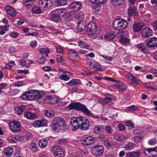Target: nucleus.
<instances>
[{
	"label": "nucleus",
	"instance_id": "nucleus-1",
	"mask_svg": "<svg viewBox=\"0 0 157 157\" xmlns=\"http://www.w3.org/2000/svg\"><path fill=\"white\" fill-rule=\"evenodd\" d=\"M70 123L73 127L72 130L74 131L78 129L82 131L86 130L88 129L90 126L88 120L81 116H73L71 119Z\"/></svg>",
	"mask_w": 157,
	"mask_h": 157
},
{
	"label": "nucleus",
	"instance_id": "nucleus-2",
	"mask_svg": "<svg viewBox=\"0 0 157 157\" xmlns=\"http://www.w3.org/2000/svg\"><path fill=\"white\" fill-rule=\"evenodd\" d=\"M44 96L42 92L37 90H31L25 92L23 95L22 98L24 100L33 101L38 100Z\"/></svg>",
	"mask_w": 157,
	"mask_h": 157
},
{
	"label": "nucleus",
	"instance_id": "nucleus-3",
	"mask_svg": "<svg viewBox=\"0 0 157 157\" xmlns=\"http://www.w3.org/2000/svg\"><path fill=\"white\" fill-rule=\"evenodd\" d=\"M67 108L69 110L75 109L81 111L86 115L88 116H90L91 114L86 105L79 102L71 103L68 105Z\"/></svg>",
	"mask_w": 157,
	"mask_h": 157
},
{
	"label": "nucleus",
	"instance_id": "nucleus-4",
	"mask_svg": "<svg viewBox=\"0 0 157 157\" xmlns=\"http://www.w3.org/2000/svg\"><path fill=\"white\" fill-rule=\"evenodd\" d=\"M128 23L124 19H119L114 21L113 23V28L117 30H121L127 27Z\"/></svg>",
	"mask_w": 157,
	"mask_h": 157
},
{
	"label": "nucleus",
	"instance_id": "nucleus-5",
	"mask_svg": "<svg viewBox=\"0 0 157 157\" xmlns=\"http://www.w3.org/2000/svg\"><path fill=\"white\" fill-rule=\"evenodd\" d=\"M53 13L51 15V18L52 20L55 22H57L60 20L61 17L63 16L66 13L65 9H56L52 11Z\"/></svg>",
	"mask_w": 157,
	"mask_h": 157
},
{
	"label": "nucleus",
	"instance_id": "nucleus-6",
	"mask_svg": "<svg viewBox=\"0 0 157 157\" xmlns=\"http://www.w3.org/2000/svg\"><path fill=\"white\" fill-rule=\"evenodd\" d=\"M10 130L13 132H17L21 130V124L19 121L14 120L9 123Z\"/></svg>",
	"mask_w": 157,
	"mask_h": 157
},
{
	"label": "nucleus",
	"instance_id": "nucleus-7",
	"mask_svg": "<svg viewBox=\"0 0 157 157\" xmlns=\"http://www.w3.org/2000/svg\"><path fill=\"white\" fill-rule=\"evenodd\" d=\"M86 30L89 34L91 33L92 34L97 33V26L96 24L94 22H90L88 24L86 28Z\"/></svg>",
	"mask_w": 157,
	"mask_h": 157
},
{
	"label": "nucleus",
	"instance_id": "nucleus-8",
	"mask_svg": "<svg viewBox=\"0 0 157 157\" xmlns=\"http://www.w3.org/2000/svg\"><path fill=\"white\" fill-rule=\"evenodd\" d=\"M81 141L82 144L84 145L89 146L94 143V140L92 136H89L82 138Z\"/></svg>",
	"mask_w": 157,
	"mask_h": 157
},
{
	"label": "nucleus",
	"instance_id": "nucleus-9",
	"mask_svg": "<svg viewBox=\"0 0 157 157\" xmlns=\"http://www.w3.org/2000/svg\"><path fill=\"white\" fill-rule=\"evenodd\" d=\"M104 152V148L100 145H96L94 146L93 153L95 156H98L101 155Z\"/></svg>",
	"mask_w": 157,
	"mask_h": 157
},
{
	"label": "nucleus",
	"instance_id": "nucleus-10",
	"mask_svg": "<svg viewBox=\"0 0 157 157\" xmlns=\"http://www.w3.org/2000/svg\"><path fill=\"white\" fill-rule=\"evenodd\" d=\"M146 45L149 48H153L157 46V38L151 37L145 41Z\"/></svg>",
	"mask_w": 157,
	"mask_h": 157
},
{
	"label": "nucleus",
	"instance_id": "nucleus-11",
	"mask_svg": "<svg viewBox=\"0 0 157 157\" xmlns=\"http://www.w3.org/2000/svg\"><path fill=\"white\" fill-rule=\"evenodd\" d=\"M48 123V121L44 119L40 120L34 121L33 123V126L35 128H38L44 127Z\"/></svg>",
	"mask_w": 157,
	"mask_h": 157
},
{
	"label": "nucleus",
	"instance_id": "nucleus-12",
	"mask_svg": "<svg viewBox=\"0 0 157 157\" xmlns=\"http://www.w3.org/2000/svg\"><path fill=\"white\" fill-rule=\"evenodd\" d=\"M53 151L55 155L58 156L59 157H63L64 155V152L60 146L54 147Z\"/></svg>",
	"mask_w": 157,
	"mask_h": 157
},
{
	"label": "nucleus",
	"instance_id": "nucleus-13",
	"mask_svg": "<svg viewBox=\"0 0 157 157\" xmlns=\"http://www.w3.org/2000/svg\"><path fill=\"white\" fill-rule=\"evenodd\" d=\"M141 33L143 37H148L153 34L152 30L148 27H146L143 29Z\"/></svg>",
	"mask_w": 157,
	"mask_h": 157
},
{
	"label": "nucleus",
	"instance_id": "nucleus-14",
	"mask_svg": "<svg viewBox=\"0 0 157 157\" xmlns=\"http://www.w3.org/2000/svg\"><path fill=\"white\" fill-rule=\"evenodd\" d=\"M81 3L80 2L75 1L71 4L70 7L73 10L78 11L81 9Z\"/></svg>",
	"mask_w": 157,
	"mask_h": 157
},
{
	"label": "nucleus",
	"instance_id": "nucleus-15",
	"mask_svg": "<svg viewBox=\"0 0 157 157\" xmlns=\"http://www.w3.org/2000/svg\"><path fill=\"white\" fill-rule=\"evenodd\" d=\"M145 26L144 23H138L134 24L133 25V29L136 32L140 31Z\"/></svg>",
	"mask_w": 157,
	"mask_h": 157
},
{
	"label": "nucleus",
	"instance_id": "nucleus-16",
	"mask_svg": "<svg viewBox=\"0 0 157 157\" xmlns=\"http://www.w3.org/2000/svg\"><path fill=\"white\" fill-rule=\"evenodd\" d=\"M115 37V33L110 32L106 33L104 36V38L106 41H109L114 39Z\"/></svg>",
	"mask_w": 157,
	"mask_h": 157
},
{
	"label": "nucleus",
	"instance_id": "nucleus-17",
	"mask_svg": "<svg viewBox=\"0 0 157 157\" xmlns=\"http://www.w3.org/2000/svg\"><path fill=\"white\" fill-rule=\"evenodd\" d=\"M63 73H67V74H62L60 75L59 77V79L65 81H68L70 79L69 77L72 75L71 73L68 71L63 72Z\"/></svg>",
	"mask_w": 157,
	"mask_h": 157
},
{
	"label": "nucleus",
	"instance_id": "nucleus-18",
	"mask_svg": "<svg viewBox=\"0 0 157 157\" xmlns=\"http://www.w3.org/2000/svg\"><path fill=\"white\" fill-rule=\"evenodd\" d=\"M5 9L7 13L11 16L15 17L16 15L15 11L11 7L7 6L5 7Z\"/></svg>",
	"mask_w": 157,
	"mask_h": 157
},
{
	"label": "nucleus",
	"instance_id": "nucleus-19",
	"mask_svg": "<svg viewBox=\"0 0 157 157\" xmlns=\"http://www.w3.org/2000/svg\"><path fill=\"white\" fill-rule=\"evenodd\" d=\"M53 123L60 125H63L64 123V121L59 117H55L53 118Z\"/></svg>",
	"mask_w": 157,
	"mask_h": 157
},
{
	"label": "nucleus",
	"instance_id": "nucleus-20",
	"mask_svg": "<svg viewBox=\"0 0 157 157\" xmlns=\"http://www.w3.org/2000/svg\"><path fill=\"white\" fill-rule=\"evenodd\" d=\"M24 115L25 117L30 120L34 119L36 117L35 114L28 112H25Z\"/></svg>",
	"mask_w": 157,
	"mask_h": 157
},
{
	"label": "nucleus",
	"instance_id": "nucleus-21",
	"mask_svg": "<svg viewBox=\"0 0 157 157\" xmlns=\"http://www.w3.org/2000/svg\"><path fill=\"white\" fill-rule=\"evenodd\" d=\"M26 108L25 105H19L15 108V110L16 113L18 115L22 114L24 111V110Z\"/></svg>",
	"mask_w": 157,
	"mask_h": 157
},
{
	"label": "nucleus",
	"instance_id": "nucleus-22",
	"mask_svg": "<svg viewBox=\"0 0 157 157\" xmlns=\"http://www.w3.org/2000/svg\"><path fill=\"white\" fill-rule=\"evenodd\" d=\"M140 153L138 151H132L127 153L125 157H139Z\"/></svg>",
	"mask_w": 157,
	"mask_h": 157
},
{
	"label": "nucleus",
	"instance_id": "nucleus-23",
	"mask_svg": "<svg viewBox=\"0 0 157 157\" xmlns=\"http://www.w3.org/2000/svg\"><path fill=\"white\" fill-rule=\"evenodd\" d=\"M147 152L149 154L151 153L152 152H155V153L153 155L152 157H155L156 155H157V147H155L154 148H150L146 149L144 151V153L145 154H147V153H146Z\"/></svg>",
	"mask_w": 157,
	"mask_h": 157
},
{
	"label": "nucleus",
	"instance_id": "nucleus-24",
	"mask_svg": "<svg viewBox=\"0 0 157 157\" xmlns=\"http://www.w3.org/2000/svg\"><path fill=\"white\" fill-rule=\"evenodd\" d=\"M67 0H55L54 4L57 6H63L67 5Z\"/></svg>",
	"mask_w": 157,
	"mask_h": 157
},
{
	"label": "nucleus",
	"instance_id": "nucleus-25",
	"mask_svg": "<svg viewBox=\"0 0 157 157\" xmlns=\"http://www.w3.org/2000/svg\"><path fill=\"white\" fill-rule=\"evenodd\" d=\"M115 140L118 141H121L125 139V136L121 134L114 133L113 134Z\"/></svg>",
	"mask_w": 157,
	"mask_h": 157
},
{
	"label": "nucleus",
	"instance_id": "nucleus-26",
	"mask_svg": "<svg viewBox=\"0 0 157 157\" xmlns=\"http://www.w3.org/2000/svg\"><path fill=\"white\" fill-rule=\"evenodd\" d=\"M104 128L101 125L96 126L94 129V132L95 133L100 134L104 131Z\"/></svg>",
	"mask_w": 157,
	"mask_h": 157
},
{
	"label": "nucleus",
	"instance_id": "nucleus-27",
	"mask_svg": "<svg viewBox=\"0 0 157 157\" xmlns=\"http://www.w3.org/2000/svg\"><path fill=\"white\" fill-rule=\"evenodd\" d=\"M116 86L121 92L124 91L127 88V86L125 84L121 82H119L117 85Z\"/></svg>",
	"mask_w": 157,
	"mask_h": 157
},
{
	"label": "nucleus",
	"instance_id": "nucleus-28",
	"mask_svg": "<svg viewBox=\"0 0 157 157\" xmlns=\"http://www.w3.org/2000/svg\"><path fill=\"white\" fill-rule=\"evenodd\" d=\"M86 26L85 24L78 22L77 26V31L80 32L83 31L85 29Z\"/></svg>",
	"mask_w": 157,
	"mask_h": 157
},
{
	"label": "nucleus",
	"instance_id": "nucleus-29",
	"mask_svg": "<svg viewBox=\"0 0 157 157\" xmlns=\"http://www.w3.org/2000/svg\"><path fill=\"white\" fill-rule=\"evenodd\" d=\"M124 0H110V2L113 5L117 6L123 4L124 3Z\"/></svg>",
	"mask_w": 157,
	"mask_h": 157
},
{
	"label": "nucleus",
	"instance_id": "nucleus-30",
	"mask_svg": "<svg viewBox=\"0 0 157 157\" xmlns=\"http://www.w3.org/2000/svg\"><path fill=\"white\" fill-rule=\"evenodd\" d=\"M43 113L45 116L48 117H53L54 115V111L51 110L44 111Z\"/></svg>",
	"mask_w": 157,
	"mask_h": 157
},
{
	"label": "nucleus",
	"instance_id": "nucleus-31",
	"mask_svg": "<svg viewBox=\"0 0 157 157\" xmlns=\"http://www.w3.org/2000/svg\"><path fill=\"white\" fill-rule=\"evenodd\" d=\"M3 151L5 154L8 157H10L12 155L13 153V150L9 147L6 148Z\"/></svg>",
	"mask_w": 157,
	"mask_h": 157
},
{
	"label": "nucleus",
	"instance_id": "nucleus-32",
	"mask_svg": "<svg viewBox=\"0 0 157 157\" xmlns=\"http://www.w3.org/2000/svg\"><path fill=\"white\" fill-rule=\"evenodd\" d=\"M78 46L81 48H85L88 49L90 47L89 45L82 40H79L78 42Z\"/></svg>",
	"mask_w": 157,
	"mask_h": 157
},
{
	"label": "nucleus",
	"instance_id": "nucleus-33",
	"mask_svg": "<svg viewBox=\"0 0 157 157\" xmlns=\"http://www.w3.org/2000/svg\"><path fill=\"white\" fill-rule=\"evenodd\" d=\"M29 148L33 152H36L38 151L37 144L35 143H32L29 145Z\"/></svg>",
	"mask_w": 157,
	"mask_h": 157
},
{
	"label": "nucleus",
	"instance_id": "nucleus-34",
	"mask_svg": "<svg viewBox=\"0 0 157 157\" xmlns=\"http://www.w3.org/2000/svg\"><path fill=\"white\" fill-rule=\"evenodd\" d=\"M46 99L49 100V102L52 104H55L58 102V100L55 98L51 96L46 97Z\"/></svg>",
	"mask_w": 157,
	"mask_h": 157
},
{
	"label": "nucleus",
	"instance_id": "nucleus-35",
	"mask_svg": "<svg viewBox=\"0 0 157 157\" xmlns=\"http://www.w3.org/2000/svg\"><path fill=\"white\" fill-rule=\"evenodd\" d=\"M120 41L124 45H125L130 43V40L127 38L122 36L120 40Z\"/></svg>",
	"mask_w": 157,
	"mask_h": 157
},
{
	"label": "nucleus",
	"instance_id": "nucleus-36",
	"mask_svg": "<svg viewBox=\"0 0 157 157\" xmlns=\"http://www.w3.org/2000/svg\"><path fill=\"white\" fill-rule=\"evenodd\" d=\"M93 5L92 8L94 12L99 11L101 9V7L99 5V3H96Z\"/></svg>",
	"mask_w": 157,
	"mask_h": 157
},
{
	"label": "nucleus",
	"instance_id": "nucleus-37",
	"mask_svg": "<svg viewBox=\"0 0 157 157\" xmlns=\"http://www.w3.org/2000/svg\"><path fill=\"white\" fill-rule=\"evenodd\" d=\"M135 144L132 142H129L126 144L124 146V148L126 150H131L134 147Z\"/></svg>",
	"mask_w": 157,
	"mask_h": 157
},
{
	"label": "nucleus",
	"instance_id": "nucleus-38",
	"mask_svg": "<svg viewBox=\"0 0 157 157\" xmlns=\"http://www.w3.org/2000/svg\"><path fill=\"white\" fill-rule=\"evenodd\" d=\"M47 144V141L43 139L40 140L38 142V145L40 147L42 148L45 147Z\"/></svg>",
	"mask_w": 157,
	"mask_h": 157
},
{
	"label": "nucleus",
	"instance_id": "nucleus-39",
	"mask_svg": "<svg viewBox=\"0 0 157 157\" xmlns=\"http://www.w3.org/2000/svg\"><path fill=\"white\" fill-rule=\"evenodd\" d=\"M80 82V81L78 79H74L71 80L67 83L68 86H71L79 84Z\"/></svg>",
	"mask_w": 157,
	"mask_h": 157
},
{
	"label": "nucleus",
	"instance_id": "nucleus-40",
	"mask_svg": "<svg viewBox=\"0 0 157 157\" xmlns=\"http://www.w3.org/2000/svg\"><path fill=\"white\" fill-rule=\"evenodd\" d=\"M53 4V1L52 0H45V6L44 7H51Z\"/></svg>",
	"mask_w": 157,
	"mask_h": 157
},
{
	"label": "nucleus",
	"instance_id": "nucleus-41",
	"mask_svg": "<svg viewBox=\"0 0 157 157\" xmlns=\"http://www.w3.org/2000/svg\"><path fill=\"white\" fill-rule=\"evenodd\" d=\"M15 65V63L14 61H10L6 65V69H10L13 67Z\"/></svg>",
	"mask_w": 157,
	"mask_h": 157
},
{
	"label": "nucleus",
	"instance_id": "nucleus-42",
	"mask_svg": "<svg viewBox=\"0 0 157 157\" xmlns=\"http://www.w3.org/2000/svg\"><path fill=\"white\" fill-rule=\"evenodd\" d=\"M105 131L109 134H112L113 132V130L112 128L109 125H106L104 128Z\"/></svg>",
	"mask_w": 157,
	"mask_h": 157
},
{
	"label": "nucleus",
	"instance_id": "nucleus-43",
	"mask_svg": "<svg viewBox=\"0 0 157 157\" xmlns=\"http://www.w3.org/2000/svg\"><path fill=\"white\" fill-rule=\"evenodd\" d=\"M75 17L78 20H81L84 17L83 13L82 12H78L76 14Z\"/></svg>",
	"mask_w": 157,
	"mask_h": 157
},
{
	"label": "nucleus",
	"instance_id": "nucleus-44",
	"mask_svg": "<svg viewBox=\"0 0 157 157\" xmlns=\"http://www.w3.org/2000/svg\"><path fill=\"white\" fill-rule=\"evenodd\" d=\"M33 13L37 14H39L41 13L40 9L37 6L34 7L33 8Z\"/></svg>",
	"mask_w": 157,
	"mask_h": 157
},
{
	"label": "nucleus",
	"instance_id": "nucleus-45",
	"mask_svg": "<svg viewBox=\"0 0 157 157\" xmlns=\"http://www.w3.org/2000/svg\"><path fill=\"white\" fill-rule=\"evenodd\" d=\"M61 126L53 123L52 126V128L54 131H56L59 130Z\"/></svg>",
	"mask_w": 157,
	"mask_h": 157
},
{
	"label": "nucleus",
	"instance_id": "nucleus-46",
	"mask_svg": "<svg viewBox=\"0 0 157 157\" xmlns=\"http://www.w3.org/2000/svg\"><path fill=\"white\" fill-rule=\"evenodd\" d=\"M46 61L45 57L43 56L41 57L36 60V62L39 63H44Z\"/></svg>",
	"mask_w": 157,
	"mask_h": 157
},
{
	"label": "nucleus",
	"instance_id": "nucleus-47",
	"mask_svg": "<svg viewBox=\"0 0 157 157\" xmlns=\"http://www.w3.org/2000/svg\"><path fill=\"white\" fill-rule=\"evenodd\" d=\"M133 76L132 75V74L129 72H127L124 75L125 78L131 81V78Z\"/></svg>",
	"mask_w": 157,
	"mask_h": 157
},
{
	"label": "nucleus",
	"instance_id": "nucleus-48",
	"mask_svg": "<svg viewBox=\"0 0 157 157\" xmlns=\"http://www.w3.org/2000/svg\"><path fill=\"white\" fill-rule=\"evenodd\" d=\"M14 138L17 141H21L24 140L25 139V137L21 136H18L14 137Z\"/></svg>",
	"mask_w": 157,
	"mask_h": 157
},
{
	"label": "nucleus",
	"instance_id": "nucleus-49",
	"mask_svg": "<svg viewBox=\"0 0 157 157\" xmlns=\"http://www.w3.org/2000/svg\"><path fill=\"white\" fill-rule=\"evenodd\" d=\"M93 3L102 4L105 2L107 0H90Z\"/></svg>",
	"mask_w": 157,
	"mask_h": 157
},
{
	"label": "nucleus",
	"instance_id": "nucleus-50",
	"mask_svg": "<svg viewBox=\"0 0 157 157\" xmlns=\"http://www.w3.org/2000/svg\"><path fill=\"white\" fill-rule=\"evenodd\" d=\"M131 81L133 82L131 83L132 84H133V82L138 84L140 82V80L139 79L134 76L132 77V78H131Z\"/></svg>",
	"mask_w": 157,
	"mask_h": 157
},
{
	"label": "nucleus",
	"instance_id": "nucleus-51",
	"mask_svg": "<svg viewBox=\"0 0 157 157\" xmlns=\"http://www.w3.org/2000/svg\"><path fill=\"white\" fill-rule=\"evenodd\" d=\"M39 52L41 54H43L47 53H49V50L48 49L45 48L40 49Z\"/></svg>",
	"mask_w": 157,
	"mask_h": 157
},
{
	"label": "nucleus",
	"instance_id": "nucleus-52",
	"mask_svg": "<svg viewBox=\"0 0 157 157\" xmlns=\"http://www.w3.org/2000/svg\"><path fill=\"white\" fill-rule=\"evenodd\" d=\"M157 143V140L155 139H150L148 142V144L150 145H153Z\"/></svg>",
	"mask_w": 157,
	"mask_h": 157
},
{
	"label": "nucleus",
	"instance_id": "nucleus-53",
	"mask_svg": "<svg viewBox=\"0 0 157 157\" xmlns=\"http://www.w3.org/2000/svg\"><path fill=\"white\" fill-rule=\"evenodd\" d=\"M68 142V140L66 138L59 139L58 141V143L60 144H63L67 143Z\"/></svg>",
	"mask_w": 157,
	"mask_h": 157
},
{
	"label": "nucleus",
	"instance_id": "nucleus-54",
	"mask_svg": "<svg viewBox=\"0 0 157 157\" xmlns=\"http://www.w3.org/2000/svg\"><path fill=\"white\" fill-rule=\"evenodd\" d=\"M142 139V136H135L134 138V141L136 143H139L140 142Z\"/></svg>",
	"mask_w": 157,
	"mask_h": 157
},
{
	"label": "nucleus",
	"instance_id": "nucleus-55",
	"mask_svg": "<svg viewBox=\"0 0 157 157\" xmlns=\"http://www.w3.org/2000/svg\"><path fill=\"white\" fill-rule=\"evenodd\" d=\"M126 125L130 127L131 128H133L134 127L133 123L131 121H128L125 122Z\"/></svg>",
	"mask_w": 157,
	"mask_h": 157
},
{
	"label": "nucleus",
	"instance_id": "nucleus-56",
	"mask_svg": "<svg viewBox=\"0 0 157 157\" xmlns=\"http://www.w3.org/2000/svg\"><path fill=\"white\" fill-rule=\"evenodd\" d=\"M135 10H136L135 7H129L128 9V13L129 14H132Z\"/></svg>",
	"mask_w": 157,
	"mask_h": 157
},
{
	"label": "nucleus",
	"instance_id": "nucleus-57",
	"mask_svg": "<svg viewBox=\"0 0 157 157\" xmlns=\"http://www.w3.org/2000/svg\"><path fill=\"white\" fill-rule=\"evenodd\" d=\"M128 110L130 111L136 110H137V107L135 106L134 105H132L127 108Z\"/></svg>",
	"mask_w": 157,
	"mask_h": 157
},
{
	"label": "nucleus",
	"instance_id": "nucleus-58",
	"mask_svg": "<svg viewBox=\"0 0 157 157\" xmlns=\"http://www.w3.org/2000/svg\"><path fill=\"white\" fill-rule=\"evenodd\" d=\"M19 34L17 32H13L10 33L9 35L12 37L16 38L18 37Z\"/></svg>",
	"mask_w": 157,
	"mask_h": 157
},
{
	"label": "nucleus",
	"instance_id": "nucleus-59",
	"mask_svg": "<svg viewBox=\"0 0 157 157\" xmlns=\"http://www.w3.org/2000/svg\"><path fill=\"white\" fill-rule=\"evenodd\" d=\"M68 57L71 59L73 60L74 59H76L78 57V56L77 53H75L71 55V56H70L68 55Z\"/></svg>",
	"mask_w": 157,
	"mask_h": 157
},
{
	"label": "nucleus",
	"instance_id": "nucleus-60",
	"mask_svg": "<svg viewBox=\"0 0 157 157\" xmlns=\"http://www.w3.org/2000/svg\"><path fill=\"white\" fill-rule=\"evenodd\" d=\"M56 58L58 63H61L62 61L64 60L62 56L60 55H57Z\"/></svg>",
	"mask_w": 157,
	"mask_h": 157
},
{
	"label": "nucleus",
	"instance_id": "nucleus-61",
	"mask_svg": "<svg viewBox=\"0 0 157 157\" xmlns=\"http://www.w3.org/2000/svg\"><path fill=\"white\" fill-rule=\"evenodd\" d=\"M56 51L58 52L61 54H63L64 53V52L63 49L59 46H58L56 47Z\"/></svg>",
	"mask_w": 157,
	"mask_h": 157
},
{
	"label": "nucleus",
	"instance_id": "nucleus-62",
	"mask_svg": "<svg viewBox=\"0 0 157 157\" xmlns=\"http://www.w3.org/2000/svg\"><path fill=\"white\" fill-rule=\"evenodd\" d=\"M117 128L119 129V130H124L125 129V127L122 124H120L117 126Z\"/></svg>",
	"mask_w": 157,
	"mask_h": 157
},
{
	"label": "nucleus",
	"instance_id": "nucleus-63",
	"mask_svg": "<svg viewBox=\"0 0 157 157\" xmlns=\"http://www.w3.org/2000/svg\"><path fill=\"white\" fill-rule=\"evenodd\" d=\"M104 144L107 147H109L111 146V144L109 140H105L104 142Z\"/></svg>",
	"mask_w": 157,
	"mask_h": 157
},
{
	"label": "nucleus",
	"instance_id": "nucleus-64",
	"mask_svg": "<svg viewBox=\"0 0 157 157\" xmlns=\"http://www.w3.org/2000/svg\"><path fill=\"white\" fill-rule=\"evenodd\" d=\"M37 44V41L36 40H34L31 41L30 43V46L33 48H35Z\"/></svg>",
	"mask_w": 157,
	"mask_h": 157
}]
</instances>
